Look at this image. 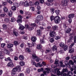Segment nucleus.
Instances as JSON below:
<instances>
[{"label": "nucleus", "instance_id": "nucleus-1", "mask_svg": "<svg viewBox=\"0 0 76 76\" xmlns=\"http://www.w3.org/2000/svg\"><path fill=\"white\" fill-rule=\"evenodd\" d=\"M50 19L51 21L54 19V21L55 23H58V21L60 19V18L58 16H56L55 17L53 16H51L50 17Z\"/></svg>", "mask_w": 76, "mask_h": 76}, {"label": "nucleus", "instance_id": "nucleus-2", "mask_svg": "<svg viewBox=\"0 0 76 76\" xmlns=\"http://www.w3.org/2000/svg\"><path fill=\"white\" fill-rule=\"evenodd\" d=\"M64 63L65 64V66H66V67H68V65L70 66V64H71L72 66H73V65H74V63L72 60H70L69 61V63L68 61H65Z\"/></svg>", "mask_w": 76, "mask_h": 76}, {"label": "nucleus", "instance_id": "nucleus-3", "mask_svg": "<svg viewBox=\"0 0 76 76\" xmlns=\"http://www.w3.org/2000/svg\"><path fill=\"white\" fill-rule=\"evenodd\" d=\"M4 53H5L8 55H9L10 53L9 50L5 49H4L2 50L1 51H0V55H2L4 54Z\"/></svg>", "mask_w": 76, "mask_h": 76}, {"label": "nucleus", "instance_id": "nucleus-4", "mask_svg": "<svg viewBox=\"0 0 76 76\" xmlns=\"http://www.w3.org/2000/svg\"><path fill=\"white\" fill-rule=\"evenodd\" d=\"M18 70L19 72L21 70V67L20 66H19L13 68L12 70V72H16Z\"/></svg>", "mask_w": 76, "mask_h": 76}, {"label": "nucleus", "instance_id": "nucleus-5", "mask_svg": "<svg viewBox=\"0 0 76 76\" xmlns=\"http://www.w3.org/2000/svg\"><path fill=\"white\" fill-rule=\"evenodd\" d=\"M31 63L32 64V65H34L36 67H37L38 66L39 67H41L42 66V64H41V62H39L37 64V65L35 63V61H34L32 60L31 61Z\"/></svg>", "mask_w": 76, "mask_h": 76}, {"label": "nucleus", "instance_id": "nucleus-6", "mask_svg": "<svg viewBox=\"0 0 76 76\" xmlns=\"http://www.w3.org/2000/svg\"><path fill=\"white\" fill-rule=\"evenodd\" d=\"M32 58L34 60H35L37 62H38L39 61V59L38 58V57L36 56V54H32Z\"/></svg>", "mask_w": 76, "mask_h": 76}, {"label": "nucleus", "instance_id": "nucleus-7", "mask_svg": "<svg viewBox=\"0 0 76 76\" xmlns=\"http://www.w3.org/2000/svg\"><path fill=\"white\" fill-rule=\"evenodd\" d=\"M46 71H44L43 72V73L45 75H47V73H50V69L49 68H46Z\"/></svg>", "mask_w": 76, "mask_h": 76}, {"label": "nucleus", "instance_id": "nucleus-8", "mask_svg": "<svg viewBox=\"0 0 76 76\" xmlns=\"http://www.w3.org/2000/svg\"><path fill=\"white\" fill-rule=\"evenodd\" d=\"M22 17L21 15H19L18 17V19L17 20V22H18L19 23H22Z\"/></svg>", "mask_w": 76, "mask_h": 76}, {"label": "nucleus", "instance_id": "nucleus-9", "mask_svg": "<svg viewBox=\"0 0 76 76\" xmlns=\"http://www.w3.org/2000/svg\"><path fill=\"white\" fill-rule=\"evenodd\" d=\"M50 34L51 37H54L55 35H56V34L54 31H50Z\"/></svg>", "mask_w": 76, "mask_h": 76}, {"label": "nucleus", "instance_id": "nucleus-10", "mask_svg": "<svg viewBox=\"0 0 76 76\" xmlns=\"http://www.w3.org/2000/svg\"><path fill=\"white\" fill-rule=\"evenodd\" d=\"M43 19V16L42 15H39L37 18V19H38L39 20H42Z\"/></svg>", "mask_w": 76, "mask_h": 76}, {"label": "nucleus", "instance_id": "nucleus-11", "mask_svg": "<svg viewBox=\"0 0 76 76\" xmlns=\"http://www.w3.org/2000/svg\"><path fill=\"white\" fill-rule=\"evenodd\" d=\"M25 27L26 28L28 29V30H29L30 31H31L32 30H33L34 29V28L33 27H30L29 25L28 24L26 25H25Z\"/></svg>", "mask_w": 76, "mask_h": 76}, {"label": "nucleus", "instance_id": "nucleus-12", "mask_svg": "<svg viewBox=\"0 0 76 76\" xmlns=\"http://www.w3.org/2000/svg\"><path fill=\"white\" fill-rule=\"evenodd\" d=\"M69 0H65L64 2H62V4L64 6H66L67 3L69 2Z\"/></svg>", "mask_w": 76, "mask_h": 76}, {"label": "nucleus", "instance_id": "nucleus-13", "mask_svg": "<svg viewBox=\"0 0 76 76\" xmlns=\"http://www.w3.org/2000/svg\"><path fill=\"white\" fill-rule=\"evenodd\" d=\"M19 25L20 26L19 27V29H21L22 30H23V29H25V27H24V26H23L21 24H19Z\"/></svg>", "mask_w": 76, "mask_h": 76}, {"label": "nucleus", "instance_id": "nucleus-14", "mask_svg": "<svg viewBox=\"0 0 76 76\" xmlns=\"http://www.w3.org/2000/svg\"><path fill=\"white\" fill-rule=\"evenodd\" d=\"M59 70H60V69L56 68L55 69V71L56 72H57V75L58 76H60V71H59Z\"/></svg>", "mask_w": 76, "mask_h": 76}, {"label": "nucleus", "instance_id": "nucleus-15", "mask_svg": "<svg viewBox=\"0 0 76 76\" xmlns=\"http://www.w3.org/2000/svg\"><path fill=\"white\" fill-rule=\"evenodd\" d=\"M75 17V15L73 14H71L69 15L68 18L69 19H72Z\"/></svg>", "mask_w": 76, "mask_h": 76}, {"label": "nucleus", "instance_id": "nucleus-16", "mask_svg": "<svg viewBox=\"0 0 76 76\" xmlns=\"http://www.w3.org/2000/svg\"><path fill=\"white\" fill-rule=\"evenodd\" d=\"M7 66L11 67H13L14 66V65H13V64L12 62L9 63L7 64Z\"/></svg>", "mask_w": 76, "mask_h": 76}, {"label": "nucleus", "instance_id": "nucleus-17", "mask_svg": "<svg viewBox=\"0 0 76 76\" xmlns=\"http://www.w3.org/2000/svg\"><path fill=\"white\" fill-rule=\"evenodd\" d=\"M31 41H32L33 42H35L36 41H37V37H35L34 36L32 37H31Z\"/></svg>", "mask_w": 76, "mask_h": 76}, {"label": "nucleus", "instance_id": "nucleus-18", "mask_svg": "<svg viewBox=\"0 0 76 76\" xmlns=\"http://www.w3.org/2000/svg\"><path fill=\"white\" fill-rule=\"evenodd\" d=\"M37 35L40 36L41 35V31L40 30H38L37 31Z\"/></svg>", "mask_w": 76, "mask_h": 76}, {"label": "nucleus", "instance_id": "nucleus-19", "mask_svg": "<svg viewBox=\"0 0 76 76\" xmlns=\"http://www.w3.org/2000/svg\"><path fill=\"white\" fill-rule=\"evenodd\" d=\"M24 5L25 7H28L29 6V3H28V1H26L24 3Z\"/></svg>", "mask_w": 76, "mask_h": 76}, {"label": "nucleus", "instance_id": "nucleus-20", "mask_svg": "<svg viewBox=\"0 0 76 76\" xmlns=\"http://www.w3.org/2000/svg\"><path fill=\"white\" fill-rule=\"evenodd\" d=\"M52 50H53V51H56V50H57V46L56 45H54L52 48Z\"/></svg>", "mask_w": 76, "mask_h": 76}, {"label": "nucleus", "instance_id": "nucleus-21", "mask_svg": "<svg viewBox=\"0 0 76 76\" xmlns=\"http://www.w3.org/2000/svg\"><path fill=\"white\" fill-rule=\"evenodd\" d=\"M19 64L21 66H24L25 65V62L23 61H21L19 62Z\"/></svg>", "mask_w": 76, "mask_h": 76}, {"label": "nucleus", "instance_id": "nucleus-22", "mask_svg": "<svg viewBox=\"0 0 76 76\" xmlns=\"http://www.w3.org/2000/svg\"><path fill=\"white\" fill-rule=\"evenodd\" d=\"M75 51V50L74 49V48H72L71 49H69V53H74V52Z\"/></svg>", "mask_w": 76, "mask_h": 76}, {"label": "nucleus", "instance_id": "nucleus-23", "mask_svg": "<svg viewBox=\"0 0 76 76\" xmlns=\"http://www.w3.org/2000/svg\"><path fill=\"white\" fill-rule=\"evenodd\" d=\"M13 45L12 44H9L7 45V47L9 48H12V47H13Z\"/></svg>", "mask_w": 76, "mask_h": 76}, {"label": "nucleus", "instance_id": "nucleus-24", "mask_svg": "<svg viewBox=\"0 0 76 76\" xmlns=\"http://www.w3.org/2000/svg\"><path fill=\"white\" fill-rule=\"evenodd\" d=\"M19 58L20 60H24L25 58L23 55H21L19 56Z\"/></svg>", "mask_w": 76, "mask_h": 76}, {"label": "nucleus", "instance_id": "nucleus-25", "mask_svg": "<svg viewBox=\"0 0 76 76\" xmlns=\"http://www.w3.org/2000/svg\"><path fill=\"white\" fill-rule=\"evenodd\" d=\"M13 34L15 36V37H18V33L16 31H13Z\"/></svg>", "mask_w": 76, "mask_h": 76}, {"label": "nucleus", "instance_id": "nucleus-26", "mask_svg": "<svg viewBox=\"0 0 76 76\" xmlns=\"http://www.w3.org/2000/svg\"><path fill=\"white\" fill-rule=\"evenodd\" d=\"M3 10L5 12L7 13L8 12V9L6 7H5L3 8Z\"/></svg>", "mask_w": 76, "mask_h": 76}, {"label": "nucleus", "instance_id": "nucleus-27", "mask_svg": "<svg viewBox=\"0 0 76 76\" xmlns=\"http://www.w3.org/2000/svg\"><path fill=\"white\" fill-rule=\"evenodd\" d=\"M12 10H10L8 12V15L10 17H11L12 16Z\"/></svg>", "mask_w": 76, "mask_h": 76}, {"label": "nucleus", "instance_id": "nucleus-28", "mask_svg": "<svg viewBox=\"0 0 76 76\" xmlns=\"http://www.w3.org/2000/svg\"><path fill=\"white\" fill-rule=\"evenodd\" d=\"M55 12L57 15H58V14L60 13V11L59 10H57L55 11Z\"/></svg>", "mask_w": 76, "mask_h": 76}, {"label": "nucleus", "instance_id": "nucleus-29", "mask_svg": "<svg viewBox=\"0 0 76 76\" xmlns=\"http://www.w3.org/2000/svg\"><path fill=\"white\" fill-rule=\"evenodd\" d=\"M11 9L13 11H15L16 10V7L15 6L12 7H11Z\"/></svg>", "mask_w": 76, "mask_h": 76}, {"label": "nucleus", "instance_id": "nucleus-30", "mask_svg": "<svg viewBox=\"0 0 76 76\" xmlns=\"http://www.w3.org/2000/svg\"><path fill=\"white\" fill-rule=\"evenodd\" d=\"M28 16L26 17V19H29V18L31 17V13L28 12Z\"/></svg>", "mask_w": 76, "mask_h": 76}, {"label": "nucleus", "instance_id": "nucleus-31", "mask_svg": "<svg viewBox=\"0 0 76 76\" xmlns=\"http://www.w3.org/2000/svg\"><path fill=\"white\" fill-rule=\"evenodd\" d=\"M14 44L15 45L17 46L19 44V42L17 41H15L14 42Z\"/></svg>", "mask_w": 76, "mask_h": 76}, {"label": "nucleus", "instance_id": "nucleus-32", "mask_svg": "<svg viewBox=\"0 0 76 76\" xmlns=\"http://www.w3.org/2000/svg\"><path fill=\"white\" fill-rule=\"evenodd\" d=\"M71 31V29L70 28H69L66 31V33L68 34H70V31Z\"/></svg>", "mask_w": 76, "mask_h": 76}, {"label": "nucleus", "instance_id": "nucleus-33", "mask_svg": "<svg viewBox=\"0 0 76 76\" xmlns=\"http://www.w3.org/2000/svg\"><path fill=\"white\" fill-rule=\"evenodd\" d=\"M40 42L42 44H45V41L43 39H41Z\"/></svg>", "mask_w": 76, "mask_h": 76}, {"label": "nucleus", "instance_id": "nucleus-34", "mask_svg": "<svg viewBox=\"0 0 76 76\" xmlns=\"http://www.w3.org/2000/svg\"><path fill=\"white\" fill-rule=\"evenodd\" d=\"M42 47L41 45H38L37 46V48L38 50H41V49Z\"/></svg>", "mask_w": 76, "mask_h": 76}, {"label": "nucleus", "instance_id": "nucleus-35", "mask_svg": "<svg viewBox=\"0 0 76 76\" xmlns=\"http://www.w3.org/2000/svg\"><path fill=\"white\" fill-rule=\"evenodd\" d=\"M59 45L61 47H63L64 46V43L63 42H61L60 43Z\"/></svg>", "mask_w": 76, "mask_h": 76}, {"label": "nucleus", "instance_id": "nucleus-36", "mask_svg": "<svg viewBox=\"0 0 76 76\" xmlns=\"http://www.w3.org/2000/svg\"><path fill=\"white\" fill-rule=\"evenodd\" d=\"M4 21L8 23L9 22V21H10V20H9V18H6L5 19Z\"/></svg>", "mask_w": 76, "mask_h": 76}, {"label": "nucleus", "instance_id": "nucleus-37", "mask_svg": "<svg viewBox=\"0 0 76 76\" xmlns=\"http://www.w3.org/2000/svg\"><path fill=\"white\" fill-rule=\"evenodd\" d=\"M30 25L31 26H32V28H34V27H35V26H37V25H36V24L35 23H31Z\"/></svg>", "mask_w": 76, "mask_h": 76}, {"label": "nucleus", "instance_id": "nucleus-38", "mask_svg": "<svg viewBox=\"0 0 76 76\" xmlns=\"http://www.w3.org/2000/svg\"><path fill=\"white\" fill-rule=\"evenodd\" d=\"M15 21V19L14 17H12L11 20V22H14Z\"/></svg>", "mask_w": 76, "mask_h": 76}, {"label": "nucleus", "instance_id": "nucleus-39", "mask_svg": "<svg viewBox=\"0 0 76 76\" xmlns=\"http://www.w3.org/2000/svg\"><path fill=\"white\" fill-rule=\"evenodd\" d=\"M62 71L63 72H67L68 70H67V69L64 68L62 69Z\"/></svg>", "mask_w": 76, "mask_h": 76}, {"label": "nucleus", "instance_id": "nucleus-40", "mask_svg": "<svg viewBox=\"0 0 76 76\" xmlns=\"http://www.w3.org/2000/svg\"><path fill=\"white\" fill-rule=\"evenodd\" d=\"M2 27L4 29H7V25H6L5 24H4L2 25Z\"/></svg>", "mask_w": 76, "mask_h": 76}, {"label": "nucleus", "instance_id": "nucleus-41", "mask_svg": "<svg viewBox=\"0 0 76 76\" xmlns=\"http://www.w3.org/2000/svg\"><path fill=\"white\" fill-rule=\"evenodd\" d=\"M26 52H28V53H30L31 51L30 49H28V48H26Z\"/></svg>", "mask_w": 76, "mask_h": 76}, {"label": "nucleus", "instance_id": "nucleus-42", "mask_svg": "<svg viewBox=\"0 0 76 76\" xmlns=\"http://www.w3.org/2000/svg\"><path fill=\"white\" fill-rule=\"evenodd\" d=\"M67 48H68V46H67V45L65 46L64 48V51H66V50H67Z\"/></svg>", "mask_w": 76, "mask_h": 76}, {"label": "nucleus", "instance_id": "nucleus-43", "mask_svg": "<svg viewBox=\"0 0 76 76\" xmlns=\"http://www.w3.org/2000/svg\"><path fill=\"white\" fill-rule=\"evenodd\" d=\"M6 1L7 2L10 3V4H12L13 3V2L11 0H6Z\"/></svg>", "mask_w": 76, "mask_h": 76}, {"label": "nucleus", "instance_id": "nucleus-44", "mask_svg": "<svg viewBox=\"0 0 76 76\" xmlns=\"http://www.w3.org/2000/svg\"><path fill=\"white\" fill-rule=\"evenodd\" d=\"M26 72L27 73H30V70L29 68H27L26 70Z\"/></svg>", "mask_w": 76, "mask_h": 76}, {"label": "nucleus", "instance_id": "nucleus-45", "mask_svg": "<svg viewBox=\"0 0 76 76\" xmlns=\"http://www.w3.org/2000/svg\"><path fill=\"white\" fill-rule=\"evenodd\" d=\"M6 45V44L4 43H2L1 44V47L2 48H4V46Z\"/></svg>", "mask_w": 76, "mask_h": 76}, {"label": "nucleus", "instance_id": "nucleus-46", "mask_svg": "<svg viewBox=\"0 0 76 76\" xmlns=\"http://www.w3.org/2000/svg\"><path fill=\"white\" fill-rule=\"evenodd\" d=\"M54 10H55V9L54 8H52L50 9L51 12L52 13H54Z\"/></svg>", "mask_w": 76, "mask_h": 76}, {"label": "nucleus", "instance_id": "nucleus-47", "mask_svg": "<svg viewBox=\"0 0 76 76\" xmlns=\"http://www.w3.org/2000/svg\"><path fill=\"white\" fill-rule=\"evenodd\" d=\"M3 55V54L0 55V59H1V60H2L4 58V56Z\"/></svg>", "mask_w": 76, "mask_h": 76}, {"label": "nucleus", "instance_id": "nucleus-48", "mask_svg": "<svg viewBox=\"0 0 76 76\" xmlns=\"http://www.w3.org/2000/svg\"><path fill=\"white\" fill-rule=\"evenodd\" d=\"M39 4V2L38 1H37L35 3V4L36 6H38Z\"/></svg>", "mask_w": 76, "mask_h": 76}, {"label": "nucleus", "instance_id": "nucleus-49", "mask_svg": "<svg viewBox=\"0 0 76 76\" xmlns=\"http://www.w3.org/2000/svg\"><path fill=\"white\" fill-rule=\"evenodd\" d=\"M14 6L15 7H18L19 5L18 4V3H15L14 4Z\"/></svg>", "mask_w": 76, "mask_h": 76}, {"label": "nucleus", "instance_id": "nucleus-50", "mask_svg": "<svg viewBox=\"0 0 76 76\" xmlns=\"http://www.w3.org/2000/svg\"><path fill=\"white\" fill-rule=\"evenodd\" d=\"M50 42H53L54 41V39L53 38H52L50 39Z\"/></svg>", "mask_w": 76, "mask_h": 76}, {"label": "nucleus", "instance_id": "nucleus-51", "mask_svg": "<svg viewBox=\"0 0 76 76\" xmlns=\"http://www.w3.org/2000/svg\"><path fill=\"white\" fill-rule=\"evenodd\" d=\"M50 52H51V50H50V49L47 50L45 51V53H50Z\"/></svg>", "mask_w": 76, "mask_h": 76}, {"label": "nucleus", "instance_id": "nucleus-52", "mask_svg": "<svg viewBox=\"0 0 76 76\" xmlns=\"http://www.w3.org/2000/svg\"><path fill=\"white\" fill-rule=\"evenodd\" d=\"M16 74V72H13L12 71L11 72V75L12 76H14V75H15Z\"/></svg>", "mask_w": 76, "mask_h": 76}, {"label": "nucleus", "instance_id": "nucleus-53", "mask_svg": "<svg viewBox=\"0 0 76 76\" xmlns=\"http://www.w3.org/2000/svg\"><path fill=\"white\" fill-rule=\"evenodd\" d=\"M30 10H31L32 11H34L35 8H34V7H30Z\"/></svg>", "mask_w": 76, "mask_h": 76}, {"label": "nucleus", "instance_id": "nucleus-54", "mask_svg": "<svg viewBox=\"0 0 76 76\" xmlns=\"http://www.w3.org/2000/svg\"><path fill=\"white\" fill-rule=\"evenodd\" d=\"M60 37H59V36H56L55 37V39H56V40H58V39H60Z\"/></svg>", "mask_w": 76, "mask_h": 76}, {"label": "nucleus", "instance_id": "nucleus-55", "mask_svg": "<svg viewBox=\"0 0 76 76\" xmlns=\"http://www.w3.org/2000/svg\"><path fill=\"white\" fill-rule=\"evenodd\" d=\"M53 28L54 30H56L57 28V26H54L53 27Z\"/></svg>", "mask_w": 76, "mask_h": 76}, {"label": "nucleus", "instance_id": "nucleus-56", "mask_svg": "<svg viewBox=\"0 0 76 76\" xmlns=\"http://www.w3.org/2000/svg\"><path fill=\"white\" fill-rule=\"evenodd\" d=\"M29 4H30V6H31V7H32V6H34V4H33V3L32 2H30Z\"/></svg>", "mask_w": 76, "mask_h": 76}, {"label": "nucleus", "instance_id": "nucleus-57", "mask_svg": "<svg viewBox=\"0 0 76 76\" xmlns=\"http://www.w3.org/2000/svg\"><path fill=\"white\" fill-rule=\"evenodd\" d=\"M28 47H32V44H31L30 43H28Z\"/></svg>", "mask_w": 76, "mask_h": 76}, {"label": "nucleus", "instance_id": "nucleus-58", "mask_svg": "<svg viewBox=\"0 0 76 76\" xmlns=\"http://www.w3.org/2000/svg\"><path fill=\"white\" fill-rule=\"evenodd\" d=\"M63 27L64 28V29H66L67 28V26L65 24H63Z\"/></svg>", "mask_w": 76, "mask_h": 76}, {"label": "nucleus", "instance_id": "nucleus-59", "mask_svg": "<svg viewBox=\"0 0 76 76\" xmlns=\"http://www.w3.org/2000/svg\"><path fill=\"white\" fill-rule=\"evenodd\" d=\"M18 76H25V75H24V74L22 73H20Z\"/></svg>", "mask_w": 76, "mask_h": 76}, {"label": "nucleus", "instance_id": "nucleus-60", "mask_svg": "<svg viewBox=\"0 0 76 76\" xmlns=\"http://www.w3.org/2000/svg\"><path fill=\"white\" fill-rule=\"evenodd\" d=\"M5 16V14H1L0 15V16H1V17H4V16Z\"/></svg>", "mask_w": 76, "mask_h": 76}, {"label": "nucleus", "instance_id": "nucleus-61", "mask_svg": "<svg viewBox=\"0 0 76 76\" xmlns=\"http://www.w3.org/2000/svg\"><path fill=\"white\" fill-rule=\"evenodd\" d=\"M70 1L72 3H74L75 2H76V0H70Z\"/></svg>", "mask_w": 76, "mask_h": 76}, {"label": "nucleus", "instance_id": "nucleus-62", "mask_svg": "<svg viewBox=\"0 0 76 76\" xmlns=\"http://www.w3.org/2000/svg\"><path fill=\"white\" fill-rule=\"evenodd\" d=\"M72 67H73V68L74 69V70H76V66H75L74 65L73 66H72Z\"/></svg>", "mask_w": 76, "mask_h": 76}, {"label": "nucleus", "instance_id": "nucleus-63", "mask_svg": "<svg viewBox=\"0 0 76 76\" xmlns=\"http://www.w3.org/2000/svg\"><path fill=\"white\" fill-rule=\"evenodd\" d=\"M40 3H44V0H39Z\"/></svg>", "mask_w": 76, "mask_h": 76}, {"label": "nucleus", "instance_id": "nucleus-64", "mask_svg": "<svg viewBox=\"0 0 76 76\" xmlns=\"http://www.w3.org/2000/svg\"><path fill=\"white\" fill-rule=\"evenodd\" d=\"M76 42V36H75L74 37V43Z\"/></svg>", "mask_w": 76, "mask_h": 76}]
</instances>
